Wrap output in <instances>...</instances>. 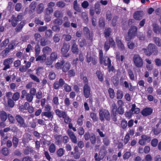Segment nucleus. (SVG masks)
I'll list each match as a JSON object with an SVG mask.
<instances>
[{"label": "nucleus", "instance_id": "nucleus-37", "mask_svg": "<svg viewBox=\"0 0 161 161\" xmlns=\"http://www.w3.org/2000/svg\"><path fill=\"white\" fill-rule=\"evenodd\" d=\"M9 42V40L6 39L3 41L0 45V47L2 48L3 47L7 46Z\"/></svg>", "mask_w": 161, "mask_h": 161}, {"label": "nucleus", "instance_id": "nucleus-44", "mask_svg": "<svg viewBox=\"0 0 161 161\" xmlns=\"http://www.w3.org/2000/svg\"><path fill=\"white\" fill-rule=\"evenodd\" d=\"M54 138L56 139V142L57 144H59L61 141V135H56L54 136Z\"/></svg>", "mask_w": 161, "mask_h": 161}, {"label": "nucleus", "instance_id": "nucleus-46", "mask_svg": "<svg viewBox=\"0 0 161 161\" xmlns=\"http://www.w3.org/2000/svg\"><path fill=\"white\" fill-rule=\"evenodd\" d=\"M117 99H121L123 97V93L122 91L120 90H118L117 92Z\"/></svg>", "mask_w": 161, "mask_h": 161}, {"label": "nucleus", "instance_id": "nucleus-41", "mask_svg": "<svg viewBox=\"0 0 161 161\" xmlns=\"http://www.w3.org/2000/svg\"><path fill=\"white\" fill-rule=\"evenodd\" d=\"M14 101L13 99H12L11 98H9L8 100V104L9 107L12 108L14 106Z\"/></svg>", "mask_w": 161, "mask_h": 161}, {"label": "nucleus", "instance_id": "nucleus-56", "mask_svg": "<svg viewBox=\"0 0 161 161\" xmlns=\"http://www.w3.org/2000/svg\"><path fill=\"white\" fill-rule=\"evenodd\" d=\"M113 81L114 84L115 86H117L119 83V79L116 76L113 77Z\"/></svg>", "mask_w": 161, "mask_h": 161}, {"label": "nucleus", "instance_id": "nucleus-6", "mask_svg": "<svg viewBox=\"0 0 161 161\" xmlns=\"http://www.w3.org/2000/svg\"><path fill=\"white\" fill-rule=\"evenodd\" d=\"M15 118L20 127L24 128L27 127L24 119L19 114H17Z\"/></svg>", "mask_w": 161, "mask_h": 161}, {"label": "nucleus", "instance_id": "nucleus-28", "mask_svg": "<svg viewBox=\"0 0 161 161\" xmlns=\"http://www.w3.org/2000/svg\"><path fill=\"white\" fill-rule=\"evenodd\" d=\"M54 15L57 18L62 17L63 16V13L60 10H56L54 13Z\"/></svg>", "mask_w": 161, "mask_h": 161}, {"label": "nucleus", "instance_id": "nucleus-49", "mask_svg": "<svg viewBox=\"0 0 161 161\" xmlns=\"http://www.w3.org/2000/svg\"><path fill=\"white\" fill-rule=\"evenodd\" d=\"M14 46L12 44H10L8 45V47L7 48L4 50L5 52L8 53L9 52L10 50L14 48Z\"/></svg>", "mask_w": 161, "mask_h": 161}, {"label": "nucleus", "instance_id": "nucleus-4", "mask_svg": "<svg viewBox=\"0 0 161 161\" xmlns=\"http://www.w3.org/2000/svg\"><path fill=\"white\" fill-rule=\"evenodd\" d=\"M133 59L134 64L136 67H141L142 66L143 64V60L139 55H135Z\"/></svg>", "mask_w": 161, "mask_h": 161}, {"label": "nucleus", "instance_id": "nucleus-38", "mask_svg": "<svg viewBox=\"0 0 161 161\" xmlns=\"http://www.w3.org/2000/svg\"><path fill=\"white\" fill-rule=\"evenodd\" d=\"M84 118V116L83 115H81L79 117L77 120V124L79 125H81L83 124V119Z\"/></svg>", "mask_w": 161, "mask_h": 161}, {"label": "nucleus", "instance_id": "nucleus-21", "mask_svg": "<svg viewBox=\"0 0 161 161\" xmlns=\"http://www.w3.org/2000/svg\"><path fill=\"white\" fill-rule=\"evenodd\" d=\"M9 22H11L12 25L15 27L17 24L18 21L17 20L16 18L14 16H12L10 19L8 20Z\"/></svg>", "mask_w": 161, "mask_h": 161}, {"label": "nucleus", "instance_id": "nucleus-32", "mask_svg": "<svg viewBox=\"0 0 161 161\" xmlns=\"http://www.w3.org/2000/svg\"><path fill=\"white\" fill-rule=\"evenodd\" d=\"M20 97V93L19 92H16L14 93L12 97V98L13 100L17 101L19 99Z\"/></svg>", "mask_w": 161, "mask_h": 161}, {"label": "nucleus", "instance_id": "nucleus-60", "mask_svg": "<svg viewBox=\"0 0 161 161\" xmlns=\"http://www.w3.org/2000/svg\"><path fill=\"white\" fill-rule=\"evenodd\" d=\"M160 28L157 25H154L153 27V30L154 32L157 34H159V31Z\"/></svg>", "mask_w": 161, "mask_h": 161}, {"label": "nucleus", "instance_id": "nucleus-61", "mask_svg": "<svg viewBox=\"0 0 161 161\" xmlns=\"http://www.w3.org/2000/svg\"><path fill=\"white\" fill-rule=\"evenodd\" d=\"M40 44L42 46H44L47 44V42L45 40L44 38H42L41 39Z\"/></svg>", "mask_w": 161, "mask_h": 161}, {"label": "nucleus", "instance_id": "nucleus-15", "mask_svg": "<svg viewBox=\"0 0 161 161\" xmlns=\"http://www.w3.org/2000/svg\"><path fill=\"white\" fill-rule=\"evenodd\" d=\"M143 14L142 11H136L134 14V18L136 20H139L142 19Z\"/></svg>", "mask_w": 161, "mask_h": 161}, {"label": "nucleus", "instance_id": "nucleus-52", "mask_svg": "<svg viewBox=\"0 0 161 161\" xmlns=\"http://www.w3.org/2000/svg\"><path fill=\"white\" fill-rule=\"evenodd\" d=\"M31 78L35 81L37 82H39L40 81L39 78H38L36 75L33 74H31L30 75Z\"/></svg>", "mask_w": 161, "mask_h": 161}, {"label": "nucleus", "instance_id": "nucleus-12", "mask_svg": "<svg viewBox=\"0 0 161 161\" xmlns=\"http://www.w3.org/2000/svg\"><path fill=\"white\" fill-rule=\"evenodd\" d=\"M67 133L72 142L74 143H76L77 142V138L74 133L71 130H67Z\"/></svg>", "mask_w": 161, "mask_h": 161}, {"label": "nucleus", "instance_id": "nucleus-54", "mask_svg": "<svg viewBox=\"0 0 161 161\" xmlns=\"http://www.w3.org/2000/svg\"><path fill=\"white\" fill-rule=\"evenodd\" d=\"M81 16L85 21L86 22L88 21V17L87 14L85 12H82L81 13Z\"/></svg>", "mask_w": 161, "mask_h": 161}, {"label": "nucleus", "instance_id": "nucleus-10", "mask_svg": "<svg viewBox=\"0 0 161 161\" xmlns=\"http://www.w3.org/2000/svg\"><path fill=\"white\" fill-rule=\"evenodd\" d=\"M83 92L85 97L87 98L90 94V88L88 84H85L83 87Z\"/></svg>", "mask_w": 161, "mask_h": 161}, {"label": "nucleus", "instance_id": "nucleus-27", "mask_svg": "<svg viewBox=\"0 0 161 161\" xmlns=\"http://www.w3.org/2000/svg\"><path fill=\"white\" fill-rule=\"evenodd\" d=\"M70 67L69 63L68 62L65 63L62 68V70L64 72H66L69 69Z\"/></svg>", "mask_w": 161, "mask_h": 161}, {"label": "nucleus", "instance_id": "nucleus-16", "mask_svg": "<svg viewBox=\"0 0 161 161\" xmlns=\"http://www.w3.org/2000/svg\"><path fill=\"white\" fill-rule=\"evenodd\" d=\"M0 118L1 121H5L7 118V114L4 111H0Z\"/></svg>", "mask_w": 161, "mask_h": 161}, {"label": "nucleus", "instance_id": "nucleus-64", "mask_svg": "<svg viewBox=\"0 0 161 161\" xmlns=\"http://www.w3.org/2000/svg\"><path fill=\"white\" fill-rule=\"evenodd\" d=\"M56 5L59 7L62 8L65 6V3L63 1H59L57 2Z\"/></svg>", "mask_w": 161, "mask_h": 161}, {"label": "nucleus", "instance_id": "nucleus-7", "mask_svg": "<svg viewBox=\"0 0 161 161\" xmlns=\"http://www.w3.org/2000/svg\"><path fill=\"white\" fill-rule=\"evenodd\" d=\"M69 46L67 44H64L61 49V53L63 55L66 57L69 56V54L67 53L69 49Z\"/></svg>", "mask_w": 161, "mask_h": 161}, {"label": "nucleus", "instance_id": "nucleus-55", "mask_svg": "<svg viewBox=\"0 0 161 161\" xmlns=\"http://www.w3.org/2000/svg\"><path fill=\"white\" fill-rule=\"evenodd\" d=\"M128 72L130 79L132 80H134V76L132 71L129 69L128 70Z\"/></svg>", "mask_w": 161, "mask_h": 161}, {"label": "nucleus", "instance_id": "nucleus-53", "mask_svg": "<svg viewBox=\"0 0 161 161\" xmlns=\"http://www.w3.org/2000/svg\"><path fill=\"white\" fill-rule=\"evenodd\" d=\"M161 130L158 128H153L152 130V131L153 132L154 134L155 135L158 134L161 132Z\"/></svg>", "mask_w": 161, "mask_h": 161}, {"label": "nucleus", "instance_id": "nucleus-13", "mask_svg": "<svg viewBox=\"0 0 161 161\" xmlns=\"http://www.w3.org/2000/svg\"><path fill=\"white\" fill-rule=\"evenodd\" d=\"M55 112L56 115L59 118H65L66 116L67 113L65 111L59 109H56L55 111Z\"/></svg>", "mask_w": 161, "mask_h": 161}, {"label": "nucleus", "instance_id": "nucleus-36", "mask_svg": "<svg viewBox=\"0 0 161 161\" xmlns=\"http://www.w3.org/2000/svg\"><path fill=\"white\" fill-rule=\"evenodd\" d=\"M108 92L110 98H114L115 96V93L114 90L112 88H110L108 90Z\"/></svg>", "mask_w": 161, "mask_h": 161}, {"label": "nucleus", "instance_id": "nucleus-29", "mask_svg": "<svg viewBox=\"0 0 161 161\" xmlns=\"http://www.w3.org/2000/svg\"><path fill=\"white\" fill-rule=\"evenodd\" d=\"M155 44L158 46L161 47V39L159 38L154 37L153 38Z\"/></svg>", "mask_w": 161, "mask_h": 161}, {"label": "nucleus", "instance_id": "nucleus-24", "mask_svg": "<svg viewBox=\"0 0 161 161\" xmlns=\"http://www.w3.org/2000/svg\"><path fill=\"white\" fill-rule=\"evenodd\" d=\"M42 115L47 117L50 119V120H52L53 117V115L52 113L50 111L42 113Z\"/></svg>", "mask_w": 161, "mask_h": 161}, {"label": "nucleus", "instance_id": "nucleus-35", "mask_svg": "<svg viewBox=\"0 0 161 161\" xmlns=\"http://www.w3.org/2000/svg\"><path fill=\"white\" fill-rule=\"evenodd\" d=\"M12 141L14 147L15 148L16 147L18 143V139L16 137H13V138Z\"/></svg>", "mask_w": 161, "mask_h": 161}, {"label": "nucleus", "instance_id": "nucleus-14", "mask_svg": "<svg viewBox=\"0 0 161 161\" xmlns=\"http://www.w3.org/2000/svg\"><path fill=\"white\" fill-rule=\"evenodd\" d=\"M153 112V110L149 108H147L143 109L142 112V114L144 116H147L151 114Z\"/></svg>", "mask_w": 161, "mask_h": 161}, {"label": "nucleus", "instance_id": "nucleus-19", "mask_svg": "<svg viewBox=\"0 0 161 161\" xmlns=\"http://www.w3.org/2000/svg\"><path fill=\"white\" fill-rule=\"evenodd\" d=\"M26 22L25 21H22L17 26L15 30L16 32H19L21 31L24 26L25 25Z\"/></svg>", "mask_w": 161, "mask_h": 161}, {"label": "nucleus", "instance_id": "nucleus-43", "mask_svg": "<svg viewBox=\"0 0 161 161\" xmlns=\"http://www.w3.org/2000/svg\"><path fill=\"white\" fill-rule=\"evenodd\" d=\"M91 142L92 144H94L96 141V138L94 134H92L91 135L90 138Z\"/></svg>", "mask_w": 161, "mask_h": 161}, {"label": "nucleus", "instance_id": "nucleus-33", "mask_svg": "<svg viewBox=\"0 0 161 161\" xmlns=\"http://www.w3.org/2000/svg\"><path fill=\"white\" fill-rule=\"evenodd\" d=\"M58 57L57 53L55 52L52 53L50 56V58L53 61L55 60Z\"/></svg>", "mask_w": 161, "mask_h": 161}, {"label": "nucleus", "instance_id": "nucleus-30", "mask_svg": "<svg viewBox=\"0 0 161 161\" xmlns=\"http://www.w3.org/2000/svg\"><path fill=\"white\" fill-rule=\"evenodd\" d=\"M35 51L36 57L37 56H38V55L40 54V47L39 45L38 44L35 46Z\"/></svg>", "mask_w": 161, "mask_h": 161}, {"label": "nucleus", "instance_id": "nucleus-48", "mask_svg": "<svg viewBox=\"0 0 161 161\" xmlns=\"http://www.w3.org/2000/svg\"><path fill=\"white\" fill-rule=\"evenodd\" d=\"M141 138L143 139L146 142H149L151 140L150 137L145 135H142L141 136Z\"/></svg>", "mask_w": 161, "mask_h": 161}, {"label": "nucleus", "instance_id": "nucleus-22", "mask_svg": "<svg viewBox=\"0 0 161 161\" xmlns=\"http://www.w3.org/2000/svg\"><path fill=\"white\" fill-rule=\"evenodd\" d=\"M44 5L42 3H41L38 5L36 7V10L37 13L40 14L44 10Z\"/></svg>", "mask_w": 161, "mask_h": 161}, {"label": "nucleus", "instance_id": "nucleus-3", "mask_svg": "<svg viewBox=\"0 0 161 161\" xmlns=\"http://www.w3.org/2000/svg\"><path fill=\"white\" fill-rule=\"evenodd\" d=\"M114 47L115 46V42L111 37H109L107 39L104 45V49L106 51H107L109 49L110 47Z\"/></svg>", "mask_w": 161, "mask_h": 161}, {"label": "nucleus", "instance_id": "nucleus-59", "mask_svg": "<svg viewBox=\"0 0 161 161\" xmlns=\"http://www.w3.org/2000/svg\"><path fill=\"white\" fill-rule=\"evenodd\" d=\"M34 36L35 40L39 42L41 39V36L40 34L36 33L34 34Z\"/></svg>", "mask_w": 161, "mask_h": 161}, {"label": "nucleus", "instance_id": "nucleus-58", "mask_svg": "<svg viewBox=\"0 0 161 161\" xmlns=\"http://www.w3.org/2000/svg\"><path fill=\"white\" fill-rule=\"evenodd\" d=\"M22 5L19 3H17L15 6V9L17 11H19L22 8Z\"/></svg>", "mask_w": 161, "mask_h": 161}, {"label": "nucleus", "instance_id": "nucleus-31", "mask_svg": "<svg viewBox=\"0 0 161 161\" xmlns=\"http://www.w3.org/2000/svg\"><path fill=\"white\" fill-rule=\"evenodd\" d=\"M64 150L63 148L59 149L57 151V154L59 157H62L64 154Z\"/></svg>", "mask_w": 161, "mask_h": 161}, {"label": "nucleus", "instance_id": "nucleus-1", "mask_svg": "<svg viewBox=\"0 0 161 161\" xmlns=\"http://www.w3.org/2000/svg\"><path fill=\"white\" fill-rule=\"evenodd\" d=\"M137 28L135 26H132L129 30L128 35L125 37L127 41H129L133 38L136 35Z\"/></svg>", "mask_w": 161, "mask_h": 161}, {"label": "nucleus", "instance_id": "nucleus-63", "mask_svg": "<svg viewBox=\"0 0 161 161\" xmlns=\"http://www.w3.org/2000/svg\"><path fill=\"white\" fill-rule=\"evenodd\" d=\"M158 142V140L156 138H154L152 141L151 144L153 147H155L157 146Z\"/></svg>", "mask_w": 161, "mask_h": 161}, {"label": "nucleus", "instance_id": "nucleus-34", "mask_svg": "<svg viewBox=\"0 0 161 161\" xmlns=\"http://www.w3.org/2000/svg\"><path fill=\"white\" fill-rule=\"evenodd\" d=\"M111 29L110 28H108L105 29L104 31V34L106 37H108L110 35V33H111Z\"/></svg>", "mask_w": 161, "mask_h": 161}, {"label": "nucleus", "instance_id": "nucleus-17", "mask_svg": "<svg viewBox=\"0 0 161 161\" xmlns=\"http://www.w3.org/2000/svg\"><path fill=\"white\" fill-rule=\"evenodd\" d=\"M116 42L119 48L121 50L124 49V47L123 44L122 43L121 38L119 37L116 38Z\"/></svg>", "mask_w": 161, "mask_h": 161}, {"label": "nucleus", "instance_id": "nucleus-39", "mask_svg": "<svg viewBox=\"0 0 161 161\" xmlns=\"http://www.w3.org/2000/svg\"><path fill=\"white\" fill-rule=\"evenodd\" d=\"M25 97L26 100L29 102H32L33 98V96L29 93L27 94Z\"/></svg>", "mask_w": 161, "mask_h": 161}, {"label": "nucleus", "instance_id": "nucleus-23", "mask_svg": "<svg viewBox=\"0 0 161 161\" xmlns=\"http://www.w3.org/2000/svg\"><path fill=\"white\" fill-rule=\"evenodd\" d=\"M36 58V61H40L41 63H42L44 62L46 59V56L43 54L42 55H39L37 56Z\"/></svg>", "mask_w": 161, "mask_h": 161}, {"label": "nucleus", "instance_id": "nucleus-26", "mask_svg": "<svg viewBox=\"0 0 161 161\" xmlns=\"http://www.w3.org/2000/svg\"><path fill=\"white\" fill-rule=\"evenodd\" d=\"M95 10L96 13L97 14H99L101 12V9L100 8V4L99 2H97L95 5Z\"/></svg>", "mask_w": 161, "mask_h": 161}, {"label": "nucleus", "instance_id": "nucleus-45", "mask_svg": "<svg viewBox=\"0 0 161 161\" xmlns=\"http://www.w3.org/2000/svg\"><path fill=\"white\" fill-rule=\"evenodd\" d=\"M55 77L56 75L54 72L51 71L49 73L48 77L50 80H54L55 78Z\"/></svg>", "mask_w": 161, "mask_h": 161}, {"label": "nucleus", "instance_id": "nucleus-25", "mask_svg": "<svg viewBox=\"0 0 161 161\" xmlns=\"http://www.w3.org/2000/svg\"><path fill=\"white\" fill-rule=\"evenodd\" d=\"M130 111L132 114H137L140 112V109L137 108H136V106L135 104H133L132 105Z\"/></svg>", "mask_w": 161, "mask_h": 161}, {"label": "nucleus", "instance_id": "nucleus-51", "mask_svg": "<svg viewBox=\"0 0 161 161\" xmlns=\"http://www.w3.org/2000/svg\"><path fill=\"white\" fill-rule=\"evenodd\" d=\"M142 51L148 56H149L152 55L151 53L148 50V48L147 47V48H142Z\"/></svg>", "mask_w": 161, "mask_h": 161}, {"label": "nucleus", "instance_id": "nucleus-42", "mask_svg": "<svg viewBox=\"0 0 161 161\" xmlns=\"http://www.w3.org/2000/svg\"><path fill=\"white\" fill-rule=\"evenodd\" d=\"M56 150V148L54 144L53 143L52 144L49 146V151L51 153H54Z\"/></svg>", "mask_w": 161, "mask_h": 161}, {"label": "nucleus", "instance_id": "nucleus-2", "mask_svg": "<svg viewBox=\"0 0 161 161\" xmlns=\"http://www.w3.org/2000/svg\"><path fill=\"white\" fill-rule=\"evenodd\" d=\"M99 116L101 121H103L104 119L108 121L110 119V114L108 110L103 109L100 110L99 112Z\"/></svg>", "mask_w": 161, "mask_h": 161}, {"label": "nucleus", "instance_id": "nucleus-20", "mask_svg": "<svg viewBox=\"0 0 161 161\" xmlns=\"http://www.w3.org/2000/svg\"><path fill=\"white\" fill-rule=\"evenodd\" d=\"M73 8L76 11L80 12H81V8L79 7L77 3V0H75L73 3Z\"/></svg>", "mask_w": 161, "mask_h": 161}, {"label": "nucleus", "instance_id": "nucleus-40", "mask_svg": "<svg viewBox=\"0 0 161 161\" xmlns=\"http://www.w3.org/2000/svg\"><path fill=\"white\" fill-rule=\"evenodd\" d=\"M84 33L86 34L87 35H88L89 36V37H88L89 39L91 40H92V36H91L90 35L89 31L87 27H85L84 28Z\"/></svg>", "mask_w": 161, "mask_h": 161}, {"label": "nucleus", "instance_id": "nucleus-9", "mask_svg": "<svg viewBox=\"0 0 161 161\" xmlns=\"http://www.w3.org/2000/svg\"><path fill=\"white\" fill-rule=\"evenodd\" d=\"M100 60V62L101 64H103L105 66H108L109 68L111 66V61L109 58L108 57H104L103 58Z\"/></svg>", "mask_w": 161, "mask_h": 161}, {"label": "nucleus", "instance_id": "nucleus-8", "mask_svg": "<svg viewBox=\"0 0 161 161\" xmlns=\"http://www.w3.org/2000/svg\"><path fill=\"white\" fill-rule=\"evenodd\" d=\"M147 48L150 52L151 53V54L153 53L154 55H157L158 53V51L157 49V47L154 44L152 43H150L148 46Z\"/></svg>", "mask_w": 161, "mask_h": 161}, {"label": "nucleus", "instance_id": "nucleus-47", "mask_svg": "<svg viewBox=\"0 0 161 161\" xmlns=\"http://www.w3.org/2000/svg\"><path fill=\"white\" fill-rule=\"evenodd\" d=\"M96 75L100 81H102L103 80V74L100 71L97 70L96 72Z\"/></svg>", "mask_w": 161, "mask_h": 161}, {"label": "nucleus", "instance_id": "nucleus-62", "mask_svg": "<svg viewBox=\"0 0 161 161\" xmlns=\"http://www.w3.org/2000/svg\"><path fill=\"white\" fill-rule=\"evenodd\" d=\"M33 150L31 148L29 147H27L24 150V153L25 155L28 154L29 152H32Z\"/></svg>", "mask_w": 161, "mask_h": 161}, {"label": "nucleus", "instance_id": "nucleus-57", "mask_svg": "<svg viewBox=\"0 0 161 161\" xmlns=\"http://www.w3.org/2000/svg\"><path fill=\"white\" fill-rule=\"evenodd\" d=\"M116 111L117 112L118 114H122L124 113V109L122 107L119 106L118 108L117 109Z\"/></svg>", "mask_w": 161, "mask_h": 161}, {"label": "nucleus", "instance_id": "nucleus-18", "mask_svg": "<svg viewBox=\"0 0 161 161\" xmlns=\"http://www.w3.org/2000/svg\"><path fill=\"white\" fill-rule=\"evenodd\" d=\"M52 51V49L48 46L44 47L42 50V53L43 54L46 56L48 54Z\"/></svg>", "mask_w": 161, "mask_h": 161}, {"label": "nucleus", "instance_id": "nucleus-11", "mask_svg": "<svg viewBox=\"0 0 161 161\" xmlns=\"http://www.w3.org/2000/svg\"><path fill=\"white\" fill-rule=\"evenodd\" d=\"M72 42L71 51L73 53L77 54L79 52L77 45L76 43L75 40H73L72 41Z\"/></svg>", "mask_w": 161, "mask_h": 161}, {"label": "nucleus", "instance_id": "nucleus-5", "mask_svg": "<svg viewBox=\"0 0 161 161\" xmlns=\"http://www.w3.org/2000/svg\"><path fill=\"white\" fill-rule=\"evenodd\" d=\"M14 58H8L3 60V65L4 66L3 70H6L10 68V65L12 64Z\"/></svg>", "mask_w": 161, "mask_h": 161}, {"label": "nucleus", "instance_id": "nucleus-50", "mask_svg": "<svg viewBox=\"0 0 161 161\" xmlns=\"http://www.w3.org/2000/svg\"><path fill=\"white\" fill-rule=\"evenodd\" d=\"M64 89L66 92H69L71 90V86L67 84H65L64 86Z\"/></svg>", "mask_w": 161, "mask_h": 161}]
</instances>
